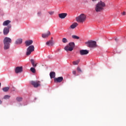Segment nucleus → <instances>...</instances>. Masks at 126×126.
<instances>
[{"label": "nucleus", "mask_w": 126, "mask_h": 126, "mask_svg": "<svg viewBox=\"0 0 126 126\" xmlns=\"http://www.w3.org/2000/svg\"><path fill=\"white\" fill-rule=\"evenodd\" d=\"M106 7V3L102 1L98 2L94 6V9L96 12H101L104 10V7Z\"/></svg>", "instance_id": "obj_1"}, {"label": "nucleus", "mask_w": 126, "mask_h": 126, "mask_svg": "<svg viewBox=\"0 0 126 126\" xmlns=\"http://www.w3.org/2000/svg\"><path fill=\"white\" fill-rule=\"evenodd\" d=\"M3 43L4 50H8L10 48V44L12 43V40L8 37H5L3 40Z\"/></svg>", "instance_id": "obj_2"}, {"label": "nucleus", "mask_w": 126, "mask_h": 126, "mask_svg": "<svg viewBox=\"0 0 126 126\" xmlns=\"http://www.w3.org/2000/svg\"><path fill=\"white\" fill-rule=\"evenodd\" d=\"M77 22L79 23H83L86 20V15L84 14H81L79 16L76 18Z\"/></svg>", "instance_id": "obj_3"}, {"label": "nucleus", "mask_w": 126, "mask_h": 126, "mask_svg": "<svg viewBox=\"0 0 126 126\" xmlns=\"http://www.w3.org/2000/svg\"><path fill=\"white\" fill-rule=\"evenodd\" d=\"M74 47H75L74 42H70L69 43L68 45H66L65 47L64 50L65 51H66V52H72V51L73 50Z\"/></svg>", "instance_id": "obj_4"}, {"label": "nucleus", "mask_w": 126, "mask_h": 126, "mask_svg": "<svg viewBox=\"0 0 126 126\" xmlns=\"http://www.w3.org/2000/svg\"><path fill=\"white\" fill-rule=\"evenodd\" d=\"M89 48H96L97 43L95 41L89 40L88 42L85 43Z\"/></svg>", "instance_id": "obj_5"}, {"label": "nucleus", "mask_w": 126, "mask_h": 126, "mask_svg": "<svg viewBox=\"0 0 126 126\" xmlns=\"http://www.w3.org/2000/svg\"><path fill=\"white\" fill-rule=\"evenodd\" d=\"M34 49L35 47H34L33 45L30 46L27 49V56H30V55H31V53H32V52H34Z\"/></svg>", "instance_id": "obj_6"}, {"label": "nucleus", "mask_w": 126, "mask_h": 126, "mask_svg": "<svg viewBox=\"0 0 126 126\" xmlns=\"http://www.w3.org/2000/svg\"><path fill=\"white\" fill-rule=\"evenodd\" d=\"M41 82L39 81H31V84L33 86V87L35 88H37V87H39V86H41Z\"/></svg>", "instance_id": "obj_7"}, {"label": "nucleus", "mask_w": 126, "mask_h": 126, "mask_svg": "<svg viewBox=\"0 0 126 126\" xmlns=\"http://www.w3.org/2000/svg\"><path fill=\"white\" fill-rule=\"evenodd\" d=\"M11 28V25H9L3 29V33L4 35H7L9 33V29Z\"/></svg>", "instance_id": "obj_8"}, {"label": "nucleus", "mask_w": 126, "mask_h": 126, "mask_svg": "<svg viewBox=\"0 0 126 126\" xmlns=\"http://www.w3.org/2000/svg\"><path fill=\"white\" fill-rule=\"evenodd\" d=\"M23 71V67L22 66L16 67L15 69V73H20Z\"/></svg>", "instance_id": "obj_9"}, {"label": "nucleus", "mask_w": 126, "mask_h": 126, "mask_svg": "<svg viewBox=\"0 0 126 126\" xmlns=\"http://www.w3.org/2000/svg\"><path fill=\"white\" fill-rule=\"evenodd\" d=\"M63 80V77H59L58 78H54V82L56 83H61Z\"/></svg>", "instance_id": "obj_10"}, {"label": "nucleus", "mask_w": 126, "mask_h": 126, "mask_svg": "<svg viewBox=\"0 0 126 126\" xmlns=\"http://www.w3.org/2000/svg\"><path fill=\"white\" fill-rule=\"evenodd\" d=\"M80 54L81 56H84L89 54V51L87 50H81L80 51Z\"/></svg>", "instance_id": "obj_11"}, {"label": "nucleus", "mask_w": 126, "mask_h": 126, "mask_svg": "<svg viewBox=\"0 0 126 126\" xmlns=\"http://www.w3.org/2000/svg\"><path fill=\"white\" fill-rule=\"evenodd\" d=\"M67 16V13H62L59 14V17L61 19H63L65 18V17H66Z\"/></svg>", "instance_id": "obj_12"}, {"label": "nucleus", "mask_w": 126, "mask_h": 126, "mask_svg": "<svg viewBox=\"0 0 126 126\" xmlns=\"http://www.w3.org/2000/svg\"><path fill=\"white\" fill-rule=\"evenodd\" d=\"M50 35H51V32H50V31H48L47 33H42V37L45 39L46 38H48Z\"/></svg>", "instance_id": "obj_13"}, {"label": "nucleus", "mask_w": 126, "mask_h": 126, "mask_svg": "<svg viewBox=\"0 0 126 126\" xmlns=\"http://www.w3.org/2000/svg\"><path fill=\"white\" fill-rule=\"evenodd\" d=\"M25 44H26V46L28 47L30 46V45H32V44H33V40H30L26 41L25 42Z\"/></svg>", "instance_id": "obj_14"}, {"label": "nucleus", "mask_w": 126, "mask_h": 126, "mask_svg": "<svg viewBox=\"0 0 126 126\" xmlns=\"http://www.w3.org/2000/svg\"><path fill=\"white\" fill-rule=\"evenodd\" d=\"M46 44L47 46H54V41H53V40H49L47 41Z\"/></svg>", "instance_id": "obj_15"}, {"label": "nucleus", "mask_w": 126, "mask_h": 126, "mask_svg": "<svg viewBox=\"0 0 126 126\" xmlns=\"http://www.w3.org/2000/svg\"><path fill=\"white\" fill-rule=\"evenodd\" d=\"M10 22H11V21H10V20H6L4 21V22L3 23V26H8V25H9V23H10Z\"/></svg>", "instance_id": "obj_16"}, {"label": "nucleus", "mask_w": 126, "mask_h": 126, "mask_svg": "<svg viewBox=\"0 0 126 126\" xmlns=\"http://www.w3.org/2000/svg\"><path fill=\"white\" fill-rule=\"evenodd\" d=\"M77 26H78V24L77 23H74L70 26V28L71 29H74V28H76V27H77Z\"/></svg>", "instance_id": "obj_17"}, {"label": "nucleus", "mask_w": 126, "mask_h": 126, "mask_svg": "<svg viewBox=\"0 0 126 126\" xmlns=\"http://www.w3.org/2000/svg\"><path fill=\"white\" fill-rule=\"evenodd\" d=\"M22 43V39H18L16 40L15 44L16 45H19Z\"/></svg>", "instance_id": "obj_18"}, {"label": "nucleus", "mask_w": 126, "mask_h": 126, "mask_svg": "<svg viewBox=\"0 0 126 126\" xmlns=\"http://www.w3.org/2000/svg\"><path fill=\"white\" fill-rule=\"evenodd\" d=\"M50 78H55L56 77V73L55 72H51L50 73Z\"/></svg>", "instance_id": "obj_19"}, {"label": "nucleus", "mask_w": 126, "mask_h": 126, "mask_svg": "<svg viewBox=\"0 0 126 126\" xmlns=\"http://www.w3.org/2000/svg\"><path fill=\"white\" fill-rule=\"evenodd\" d=\"M31 63L32 66H33V67H36V66H37V63L35 64V62L34 61V60L31 59Z\"/></svg>", "instance_id": "obj_20"}, {"label": "nucleus", "mask_w": 126, "mask_h": 126, "mask_svg": "<svg viewBox=\"0 0 126 126\" xmlns=\"http://www.w3.org/2000/svg\"><path fill=\"white\" fill-rule=\"evenodd\" d=\"M3 91V92H7L8 90H9V87H4L2 89Z\"/></svg>", "instance_id": "obj_21"}, {"label": "nucleus", "mask_w": 126, "mask_h": 126, "mask_svg": "<svg viewBox=\"0 0 126 126\" xmlns=\"http://www.w3.org/2000/svg\"><path fill=\"white\" fill-rule=\"evenodd\" d=\"M79 62H80V60H79L74 61L73 62V64H74V65H76L79 63Z\"/></svg>", "instance_id": "obj_22"}, {"label": "nucleus", "mask_w": 126, "mask_h": 126, "mask_svg": "<svg viewBox=\"0 0 126 126\" xmlns=\"http://www.w3.org/2000/svg\"><path fill=\"white\" fill-rule=\"evenodd\" d=\"M72 38L73 39H76V40H78L80 39L79 36H77V35H72Z\"/></svg>", "instance_id": "obj_23"}, {"label": "nucleus", "mask_w": 126, "mask_h": 126, "mask_svg": "<svg viewBox=\"0 0 126 126\" xmlns=\"http://www.w3.org/2000/svg\"><path fill=\"white\" fill-rule=\"evenodd\" d=\"M16 99L18 101V102H21V101H22V97L20 96L17 97Z\"/></svg>", "instance_id": "obj_24"}, {"label": "nucleus", "mask_w": 126, "mask_h": 126, "mask_svg": "<svg viewBox=\"0 0 126 126\" xmlns=\"http://www.w3.org/2000/svg\"><path fill=\"white\" fill-rule=\"evenodd\" d=\"M10 98V95H5L3 97V99H5V100L7 99H9Z\"/></svg>", "instance_id": "obj_25"}, {"label": "nucleus", "mask_w": 126, "mask_h": 126, "mask_svg": "<svg viewBox=\"0 0 126 126\" xmlns=\"http://www.w3.org/2000/svg\"><path fill=\"white\" fill-rule=\"evenodd\" d=\"M62 42L63 43H67L68 41H67V39L65 38H63L62 39Z\"/></svg>", "instance_id": "obj_26"}, {"label": "nucleus", "mask_w": 126, "mask_h": 126, "mask_svg": "<svg viewBox=\"0 0 126 126\" xmlns=\"http://www.w3.org/2000/svg\"><path fill=\"white\" fill-rule=\"evenodd\" d=\"M31 71L33 72V73H35L36 72V69L34 67L31 68Z\"/></svg>", "instance_id": "obj_27"}, {"label": "nucleus", "mask_w": 126, "mask_h": 126, "mask_svg": "<svg viewBox=\"0 0 126 126\" xmlns=\"http://www.w3.org/2000/svg\"><path fill=\"white\" fill-rule=\"evenodd\" d=\"M77 70L78 71H80V72H81V71H82L81 70V69H80V68H79V67H78L77 68Z\"/></svg>", "instance_id": "obj_28"}, {"label": "nucleus", "mask_w": 126, "mask_h": 126, "mask_svg": "<svg viewBox=\"0 0 126 126\" xmlns=\"http://www.w3.org/2000/svg\"><path fill=\"white\" fill-rule=\"evenodd\" d=\"M72 73L74 74V75H76V71H73Z\"/></svg>", "instance_id": "obj_29"}, {"label": "nucleus", "mask_w": 126, "mask_h": 126, "mask_svg": "<svg viewBox=\"0 0 126 126\" xmlns=\"http://www.w3.org/2000/svg\"><path fill=\"white\" fill-rule=\"evenodd\" d=\"M49 14H50V15H53V14H54V12L53 11H51V12H49Z\"/></svg>", "instance_id": "obj_30"}, {"label": "nucleus", "mask_w": 126, "mask_h": 126, "mask_svg": "<svg viewBox=\"0 0 126 126\" xmlns=\"http://www.w3.org/2000/svg\"><path fill=\"white\" fill-rule=\"evenodd\" d=\"M41 12H38L37 13V14H38V15L39 16H40V15H41Z\"/></svg>", "instance_id": "obj_31"}, {"label": "nucleus", "mask_w": 126, "mask_h": 126, "mask_svg": "<svg viewBox=\"0 0 126 126\" xmlns=\"http://www.w3.org/2000/svg\"><path fill=\"white\" fill-rule=\"evenodd\" d=\"M122 14H123V15H126V12L124 11V12L122 13Z\"/></svg>", "instance_id": "obj_32"}, {"label": "nucleus", "mask_w": 126, "mask_h": 126, "mask_svg": "<svg viewBox=\"0 0 126 126\" xmlns=\"http://www.w3.org/2000/svg\"><path fill=\"white\" fill-rule=\"evenodd\" d=\"M2 103V101L1 100H0V105H1Z\"/></svg>", "instance_id": "obj_33"}, {"label": "nucleus", "mask_w": 126, "mask_h": 126, "mask_svg": "<svg viewBox=\"0 0 126 126\" xmlns=\"http://www.w3.org/2000/svg\"><path fill=\"white\" fill-rule=\"evenodd\" d=\"M115 40H116V41H118V39L116 38V39H115Z\"/></svg>", "instance_id": "obj_34"}, {"label": "nucleus", "mask_w": 126, "mask_h": 126, "mask_svg": "<svg viewBox=\"0 0 126 126\" xmlns=\"http://www.w3.org/2000/svg\"><path fill=\"white\" fill-rule=\"evenodd\" d=\"M1 86V84L0 83V87Z\"/></svg>", "instance_id": "obj_35"}, {"label": "nucleus", "mask_w": 126, "mask_h": 126, "mask_svg": "<svg viewBox=\"0 0 126 126\" xmlns=\"http://www.w3.org/2000/svg\"><path fill=\"white\" fill-rule=\"evenodd\" d=\"M52 40H53V37H51Z\"/></svg>", "instance_id": "obj_36"}]
</instances>
